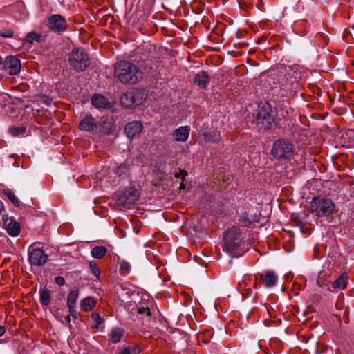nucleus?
Listing matches in <instances>:
<instances>
[{"mask_svg":"<svg viewBox=\"0 0 354 354\" xmlns=\"http://www.w3.org/2000/svg\"><path fill=\"white\" fill-rule=\"evenodd\" d=\"M114 75L122 84L133 85L143 78V73L138 66L127 60H120L114 65Z\"/></svg>","mask_w":354,"mask_h":354,"instance_id":"1","label":"nucleus"},{"mask_svg":"<svg viewBox=\"0 0 354 354\" xmlns=\"http://www.w3.org/2000/svg\"><path fill=\"white\" fill-rule=\"evenodd\" d=\"M248 248L245 246L244 237L239 227L233 226L225 232L223 250L232 257L242 256Z\"/></svg>","mask_w":354,"mask_h":354,"instance_id":"2","label":"nucleus"},{"mask_svg":"<svg viewBox=\"0 0 354 354\" xmlns=\"http://www.w3.org/2000/svg\"><path fill=\"white\" fill-rule=\"evenodd\" d=\"M271 155L277 160H290L295 153L294 144L288 139L279 138L272 143Z\"/></svg>","mask_w":354,"mask_h":354,"instance_id":"3","label":"nucleus"},{"mask_svg":"<svg viewBox=\"0 0 354 354\" xmlns=\"http://www.w3.org/2000/svg\"><path fill=\"white\" fill-rule=\"evenodd\" d=\"M68 62L77 72L86 71L91 64L88 52L82 47L74 48L68 54Z\"/></svg>","mask_w":354,"mask_h":354,"instance_id":"4","label":"nucleus"},{"mask_svg":"<svg viewBox=\"0 0 354 354\" xmlns=\"http://www.w3.org/2000/svg\"><path fill=\"white\" fill-rule=\"evenodd\" d=\"M310 211L318 217H324L332 214L335 208V203L330 198L321 196L313 198L310 205Z\"/></svg>","mask_w":354,"mask_h":354,"instance_id":"5","label":"nucleus"},{"mask_svg":"<svg viewBox=\"0 0 354 354\" xmlns=\"http://www.w3.org/2000/svg\"><path fill=\"white\" fill-rule=\"evenodd\" d=\"M148 96L146 90L142 88H133L122 94L120 97L121 104L126 108L133 109L142 104Z\"/></svg>","mask_w":354,"mask_h":354,"instance_id":"6","label":"nucleus"},{"mask_svg":"<svg viewBox=\"0 0 354 354\" xmlns=\"http://www.w3.org/2000/svg\"><path fill=\"white\" fill-rule=\"evenodd\" d=\"M40 243L35 242L28 248V259L31 266L41 267L48 261V255L40 247Z\"/></svg>","mask_w":354,"mask_h":354,"instance_id":"7","label":"nucleus"},{"mask_svg":"<svg viewBox=\"0 0 354 354\" xmlns=\"http://www.w3.org/2000/svg\"><path fill=\"white\" fill-rule=\"evenodd\" d=\"M272 113V106L269 103L266 102L259 105L256 115L257 124L260 125L261 128L265 130L270 129L274 122V118Z\"/></svg>","mask_w":354,"mask_h":354,"instance_id":"8","label":"nucleus"},{"mask_svg":"<svg viewBox=\"0 0 354 354\" xmlns=\"http://www.w3.org/2000/svg\"><path fill=\"white\" fill-rule=\"evenodd\" d=\"M46 26L50 31L60 35L67 30L68 25L62 15L54 14L48 17Z\"/></svg>","mask_w":354,"mask_h":354,"instance_id":"9","label":"nucleus"},{"mask_svg":"<svg viewBox=\"0 0 354 354\" xmlns=\"http://www.w3.org/2000/svg\"><path fill=\"white\" fill-rule=\"evenodd\" d=\"M255 281L253 284L254 288L258 285H263L266 288H271L277 284L278 276L274 271H264L254 274Z\"/></svg>","mask_w":354,"mask_h":354,"instance_id":"10","label":"nucleus"},{"mask_svg":"<svg viewBox=\"0 0 354 354\" xmlns=\"http://www.w3.org/2000/svg\"><path fill=\"white\" fill-rule=\"evenodd\" d=\"M140 193L134 187H129L124 193L120 194L117 202L120 205L124 207L129 208L139 198Z\"/></svg>","mask_w":354,"mask_h":354,"instance_id":"11","label":"nucleus"},{"mask_svg":"<svg viewBox=\"0 0 354 354\" xmlns=\"http://www.w3.org/2000/svg\"><path fill=\"white\" fill-rule=\"evenodd\" d=\"M3 227L11 236H17L21 232V225L12 216L4 214L2 216Z\"/></svg>","mask_w":354,"mask_h":354,"instance_id":"12","label":"nucleus"},{"mask_svg":"<svg viewBox=\"0 0 354 354\" xmlns=\"http://www.w3.org/2000/svg\"><path fill=\"white\" fill-rule=\"evenodd\" d=\"M2 64L3 69L10 75L18 74L21 68L20 60L15 56H8Z\"/></svg>","mask_w":354,"mask_h":354,"instance_id":"13","label":"nucleus"},{"mask_svg":"<svg viewBox=\"0 0 354 354\" xmlns=\"http://www.w3.org/2000/svg\"><path fill=\"white\" fill-rule=\"evenodd\" d=\"M308 216V214H306L305 212H304L303 214L299 213H293L291 215V221L295 225L299 227L301 231L304 234H309L311 232L310 225L304 221Z\"/></svg>","mask_w":354,"mask_h":354,"instance_id":"14","label":"nucleus"},{"mask_svg":"<svg viewBox=\"0 0 354 354\" xmlns=\"http://www.w3.org/2000/svg\"><path fill=\"white\" fill-rule=\"evenodd\" d=\"M143 129L142 122L132 121L127 123L124 127V133L129 139H133L139 136Z\"/></svg>","mask_w":354,"mask_h":354,"instance_id":"15","label":"nucleus"},{"mask_svg":"<svg viewBox=\"0 0 354 354\" xmlns=\"http://www.w3.org/2000/svg\"><path fill=\"white\" fill-rule=\"evenodd\" d=\"M97 122L91 115L84 116L79 123V129L81 131L93 132L97 130Z\"/></svg>","mask_w":354,"mask_h":354,"instance_id":"16","label":"nucleus"},{"mask_svg":"<svg viewBox=\"0 0 354 354\" xmlns=\"http://www.w3.org/2000/svg\"><path fill=\"white\" fill-rule=\"evenodd\" d=\"M210 82V77L207 72L201 71L196 73L194 77V82L201 89H205Z\"/></svg>","mask_w":354,"mask_h":354,"instance_id":"17","label":"nucleus"},{"mask_svg":"<svg viewBox=\"0 0 354 354\" xmlns=\"http://www.w3.org/2000/svg\"><path fill=\"white\" fill-rule=\"evenodd\" d=\"M190 127L189 126H182L173 132L174 140L178 142H185L189 135Z\"/></svg>","mask_w":354,"mask_h":354,"instance_id":"18","label":"nucleus"},{"mask_svg":"<svg viewBox=\"0 0 354 354\" xmlns=\"http://www.w3.org/2000/svg\"><path fill=\"white\" fill-rule=\"evenodd\" d=\"M92 104L97 109H106L109 108V101L102 95L95 94L91 97Z\"/></svg>","mask_w":354,"mask_h":354,"instance_id":"19","label":"nucleus"},{"mask_svg":"<svg viewBox=\"0 0 354 354\" xmlns=\"http://www.w3.org/2000/svg\"><path fill=\"white\" fill-rule=\"evenodd\" d=\"M348 276L346 272H342L337 279L332 283V287L336 290H344L348 283Z\"/></svg>","mask_w":354,"mask_h":354,"instance_id":"20","label":"nucleus"},{"mask_svg":"<svg viewBox=\"0 0 354 354\" xmlns=\"http://www.w3.org/2000/svg\"><path fill=\"white\" fill-rule=\"evenodd\" d=\"M124 335V330L122 328H113L109 334V340L113 344H118L121 341Z\"/></svg>","mask_w":354,"mask_h":354,"instance_id":"21","label":"nucleus"},{"mask_svg":"<svg viewBox=\"0 0 354 354\" xmlns=\"http://www.w3.org/2000/svg\"><path fill=\"white\" fill-rule=\"evenodd\" d=\"M300 73L298 71L297 67L296 66H290L286 75L288 76V78L290 77V84L291 87H293L295 84H297L299 80L301 78L299 75Z\"/></svg>","mask_w":354,"mask_h":354,"instance_id":"22","label":"nucleus"},{"mask_svg":"<svg viewBox=\"0 0 354 354\" xmlns=\"http://www.w3.org/2000/svg\"><path fill=\"white\" fill-rule=\"evenodd\" d=\"M202 136L206 142L210 143H219L221 141V136L219 131H204Z\"/></svg>","mask_w":354,"mask_h":354,"instance_id":"23","label":"nucleus"},{"mask_svg":"<svg viewBox=\"0 0 354 354\" xmlns=\"http://www.w3.org/2000/svg\"><path fill=\"white\" fill-rule=\"evenodd\" d=\"M96 301L91 297H87L80 301V307L84 312H88L95 306Z\"/></svg>","mask_w":354,"mask_h":354,"instance_id":"24","label":"nucleus"},{"mask_svg":"<svg viewBox=\"0 0 354 354\" xmlns=\"http://www.w3.org/2000/svg\"><path fill=\"white\" fill-rule=\"evenodd\" d=\"M39 299L42 306H48L51 300V293L47 288H43L39 290Z\"/></svg>","mask_w":354,"mask_h":354,"instance_id":"25","label":"nucleus"},{"mask_svg":"<svg viewBox=\"0 0 354 354\" xmlns=\"http://www.w3.org/2000/svg\"><path fill=\"white\" fill-rule=\"evenodd\" d=\"M107 252V248L103 245L95 246L91 252V256L95 259H102Z\"/></svg>","mask_w":354,"mask_h":354,"instance_id":"26","label":"nucleus"},{"mask_svg":"<svg viewBox=\"0 0 354 354\" xmlns=\"http://www.w3.org/2000/svg\"><path fill=\"white\" fill-rule=\"evenodd\" d=\"M240 222L245 226H250L255 223H258L259 220L256 219V216H252L245 212L241 214Z\"/></svg>","mask_w":354,"mask_h":354,"instance_id":"27","label":"nucleus"},{"mask_svg":"<svg viewBox=\"0 0 354 354\" xmlns=\"http://www.w3.org/2000/svg\"><path fill=\"white\" fill-rule=\"evenodd\" d=\"M79 297V289L74 287L71 289L67 296V306H75L76 301Z\"/></svg>","mask_w":354,"mask_h":354,"instance_id":"28","label":"nucleus"},{"mask_svg":"<svg viewBox=\"0 0 354 354\" xmlns=\"http://www.w3.org/2000/svg\"><path fill=\"white\" fill-rule=\"evenodd\" d=\"M26 41L30 44H32L34 41L40 43L44 41V39L41 34L35 32H30L27 34L26 37Z\"/></svg>","mask_w":354,"mask_h":354,"instance_id":"29","label":"nucleus"},{"mask_svg":"<svg viewBox=\"0 0 354 354\" xmlns=\"http://www.w3.org/2000/svg\"><path fill=\"white\" fill-rule=\"evenodd\" d=\"M252 281L249 276H244L241 281H239L237 289L240 292L245 290L247 288L250 286V282Z\"/></svg>","mask_w":354,"mask_h":354,"instance_id":"30","label":"nucleus"},{"mask_svg":"<svg viewBox=\"0 0 354 354\" xmlns=\"http://www.w3.org/2000/svg\"><path fill=\"white\" fill-rule=\"evenodd\" d=\"M3 193L8 197V198L12 203L13 205L16 207L19 206V202L17 198L10 189H4Z\"/></svg>","mask_w":354,"mask_h":354,"instance_id":"31","label":"nucleus"},{"mask_svg":"<svg viewBox=\"0 0 354 354\" xmlns=\"http://www.w3.org/2000/svg\"><path fill=\"white\" fill-rule=\"evenodd\" d=\"M130 270V263L125 260H122L119 268L120 274L122 275H127V274H129Z\"/></svg>","mask_w":354,"mask_h":354,"instance_id":"32","label":"nucleus"},{"mask_svg":"<svg viewBox=\"0 0 354 354\" xmlns=\"http://www.w3.org/2000/svg\"><path fill=\"white\" fill-rule=\"evenodd\" d=\"M91 272L95 277H100V270L97 264L94 261H91L88 263Z\"/></svg>","mask_w":354,"mask_h":354,"instance_id":"33","label":"nucleus"},{"mask_svg":"<svg viewBox=\"0 0 354 354\" xmlns=\"http://www.w3.org/2000/svg\"><path fill=\"white\" fill-rule=\"evenodd\" d=\"M25 131H26V128L24 127L9 128V132L15 136L21 135V134L25 133Z\"/></svg>","mask_w":354,"mask_h":354,"instance_id":"34","label":"nucleus"},{"mask_svg":"<svg viewBox=\"0 0 354 354\" xmlns=\"http://www.w3.org/2000/svg\"><path fill=\"white\" fill-rule=\"evenodd\" d=\"M91 318L96 322L95 326H93V328H97L98 326L104 322V319L100 317V314L96 312L91 314Z\"/></svg>","mask_w":354,"mask_h":354,"instance_id":"35","label":"nucleus"},{"mask_svg":"<svg viewBox=\"0 0 354 354\" xmlns=\"http://www.w3.org/2000/svg\"><path fill=\"white\" fill-rule=\"evenodd\" d=\"M0 36L3 38H12L14 36V32L11 29H3L0 31Z\"/></svg>","mask_w":354,"mask_h":354,"instance_id":"36","label":"nucleus"},{"mask_svg":"<svg viewBox=\"0 0 354 354\" xmlns=\"http://www.w3.org/2000/svg\"><path fill=\"white\" fill-rule=\"evenodd\" d=\"M317 283L319 287L324 288L329 286L330 281L327 279H324L319 275Z\"/></svg>","mask_w":354,"mask_h":354,"instance_id":"37","label":"nucleus"},{"mask_svg":"<svg viewBox=\"0 0 354 354\" xmlns=\"http://www.w3.org/2000/svg\"><path fill=\"white\" fill-rule=\"evenodd\" d=\"M187 176V172L183 169H179V172H176L174 174V177L176 178H181L183 181L185 180L186 176Z\"/></svg>","mask_w":354,"mask_h":354,"instance_id":"38","label":"nucleus"},{"mask_svg":"<svg viewBox=\"0 0 354 354\" xmlns=\"http://www.w3.org/2000/svg\"><path fill=\"white\" fill-rule=\"evenodd\" d=\"M252 292H253V291H252V288H250V286L248 288H247L245 289V290H242L241 292H240V293L241 294L243 297H245V298H248V297H250V296H252Z\"/></svg>","mask_w":354,"mask_h":354,"instance_id":"39","label":"nucleus"},{"mask_svg":"<svg viewBox=\"0 0 354 354\" xmlns=\"http://www.w3.org/2000/svg\"><path fill=\"white\" fill-rule=\"evenodd\" d=\"M69 310L70 315H71L74 319L77 318L78 313L75 310V306H67Z\"/></svg>","mask_w":354,"mask_h":354,"instance_id":"40","label":"nucleus"},{"mask_svg":"<svg viewBox=\"0 0 354 354\" xmlns=\"http://www.w3.org/2000/svg\"><path fill=\"white\" fill-rule=\"evenodd\" d=\"M139 314H146L147 316L151 315V310L148 307L140 308L138 310Z\"/></svg>","mask_w":354,"mask_h":354,"instance_id":"41","label":"nucleus"},{"mask_svg":"<svg viewBox=\"0 0 354 354\" xmlns=\"http://www.w3.org/2000/svg\"><path fill=\"white\" fill-rule=\"evenodd\" d=\"M201 335H203L205 337V339H203L204 343H207L209 339L212 337V333L210 330L204 331Z\"/></svg>","mask_w":354,"mask_h":354,"instance_id":"42","label":"nucleus"},{"mask_svg":"<svg viewBox=\"0 0 354 354\" xmlns=\"http://www.w3.org/2000/svg\"><path fill=\"white\" fill-rule=\"evenodd\" d=\"M131 354H140L141 349L138 345L130 346Z\"/></svg>","mask_w":354,"mask_h":354,"instance_id":"43","label":"nucleus"},{"mask_svg":"<svg viewBox=\"0 0 354 354\" xmlns=\"http://www.w3.org/2000/svg\"><path fill=\"white\" fill-rule=\"evenodd\" d=\"M55 281L58 286H64L66 283V280L63 277L58 276L55 278Z\"/></svg>","mask_w":354,"mask_h":354,"instance_id":"44","label":"nucleus"},{"mask_svg":"<svg viewBox=\"0 0 354 354\" xmlns=\"http://www.w3.org/2000/svg\"><path fill=\"white\" fill-rule=\"evenodd\" d=\"M118 354H131L130 346L123 348Z\"/></svg>","mask_w":354,"mask_h":354,"instance_id":"45","label":"nucleus"},{"mask_svg":"<svg viewBox=\"0 0 354 354\" xmlns=\"http://www.w3.org/2000/svg\"><path fill=\"white\" fill-rule=\"evenodd\" d=\"M5 333H6L5 326L0 325V337H1Z\"/></svg>","mask_w":354,"mask_h":354,"instance_id":"46","label":"nucleus"},{"mask_svg":"<svg viewBox=\"0 0 354 354\" xmlns=\"http://www.w3.org/2000/svg\"><path fill=\"white\" fill-rule=\"evenodd\" d=\"M179 188L180 189H185V185L184 184V181L182 180V182L180 184V187Z\"/></svg>","mask_w":354,"mask_h":354,"instance_id":"47","label":"nucleus"},{"mask_svg":"<svg viewBox=\"0 0 354 354\" xmlns=\"http://www.w3.org/2000/svg\"><path fill=\"white\" fill-rule=\"evenodd\" d=\"M4 209V205L1 201H0V214H1L2 211Z\"/></svg>","mask_w":354,"mask_h":354,"instance_id":"48","label":"nucleus"},{"mask_svg":"<svg viewBox=\"0 0 354 354\" xmlns=\"http://www.w3.org/2000/svg\"><path fill=\"white\" fill-rule=\"evenodd\" d=\"M319 92H320V88H318V87H317V86H315V90H314V93H317V94H319Z\"/></svg>","mask_w":354,"mask_h":354,"instance_id":"49","label":"nucleus"},{"mask_svg":"<svg viewBox=\"0 0 354 354\" xmlns=\"http://www.w3.org/2000/svg\"><path fill=\"white\" fill-rule=\"evenodd\" d=\"M65 319L67 322V323L69 324L71 322L70 315H68L67 316H66Z\"/></svg>","mask_w":354,"mask_h":354,"instance_id":"50","label":"nucleus"},{"mask_svg":"<svg viewBox=\"0 0 354 354\" xmlns=\"http://www.w3.org/2000/svg\"><path fill=\"white\" fill-rule=\"evenodd\" d=\"M247 62H248V64H253V63L254 62V60H252V59H250V58H248V59H247Z\"/></svg>","mask_w":354,"mask_h":354,"instance_id":"51","label":"nucleus"},{"mask_svg":"<svg viewBox=\"0 0 354 354\" xmlns=\"http://www.w3.org/2000/svg\"><path fill=\"white\" fill-rule=\"evenodd\" d=\"M203 7H204V5H201V8H200V12H202L203 10Z\"/></svg>","mask_w":354,"mask_h":354,"instance_id":"52","label":"nucleus"},{"mask_svg":"<svg viewBox=\"0 0 354 354\" xmlns=\"http://www.w3.org/2000/svg\"><path fill=\"white\" fill-rule=\"evenodd\" d=\"M2 64V58L0 56V65Z\"/></svg>","mask_w":354,"mask_h":354,"instance_id":"53","label":"nucleus"},{"mask_svg":"<svg viewBox=\"0 0 354 354\" xmlns=\"http://www.w3.org/2000/svg\"><path fill=\"white\" fill-rule=\"evenodd\" d=\"M257 295H258V292H256V293H255V295H254V299L257 298Z\"/></svg>","mask_w":354,"mask_h":354,"instance_id":"54","label":"nucleus"}]
</instances>
